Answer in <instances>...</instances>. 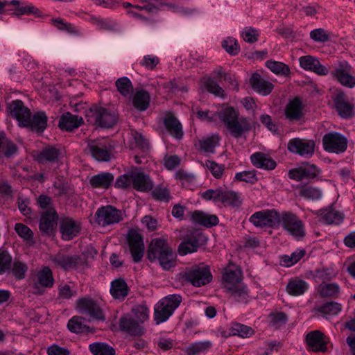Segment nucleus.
<instances>
[{
	"instance_id": "nucleus-44",
	"label": "nucleus",
	"mask_w": 355,
	"mask_h": 355,
	"mask_svg": "<svg viewBox=\"0 0 355 355\" xmlns=\"http://www.w3.org/2000/svg\"><path fill=\"white\" fill-rule=\"evenodd\" d=\"M318 292L324 297L338 298L340 295V288L337 283L320 284Z\"/></svg>"
},
{
	"instance_id": "nucleus-42",
	"label": "nucleus",
	"mask_w": 355,
	"mask_h": 355,
	"mask_svg": "<svg viewBox=\"0 0 355 355\" xmlns=\"http://www.w3.org/2000/svg\"><path fill=\"white\" fill-rule=\"evenodd\" d=\"M28 124L24 127L30 128L31 130L38 132H43L46 127L47 116L43 112H38L33 116L28 117Z\"/></svg>"
},
{
	"instance_id": "nucleus-36",
	"label": "nucleus",
	"mask_w": 355,
	"mask_h": 355,
	"mask_svg": "<svg viewBox=\"0 0 355 355\" xmlns=\"http://www.w3.org/2000/svg\"><path fill=\"white\" fill-rule=\"evenodd\" d=\"M132 185L139 191H148L153 187L149 177L142 172H132Z\"/></svg>"
},
{
	"instance_id": "nucleus-9",
	"label": "nucleus",
	"mask_w": 355,
	"mask_h": 355,
	"mask_svg": "<svg viewBox=\"0 0 355 355\" xmlns=\"http://www.w3.org/2000/svg\"><path fill=\"white\" fill-rule=\"evenodd\" d=\"M86 116L88 121L105 128H112L117 121L114 112L96 105L91 107Z\"/></svg>"
},
{
	"instance_id": "nucleus-47",
	"label": "nucleus",
	"mask_w": 355,
	"mask_h": 355,
	"mask_svg": "<svg viewBox=\"0 0 355 355\" xmlns=\"http://www.w3.org/2000/svg\"><path fill=\"white\" fill-rule=\"evenodd\" d=\"M212 347V343L209 340H203L191 343L184 349L187 355H199L208 352Z\"/></svg>"
},
{
	"instance_id": "nucleus-39",
	"label": "nucleus",
	"mask_w": 355,
	"mask_h": 355,
	"mask_svg": "<svg viewBox=\"0 0 355 355\" xmlns=\"http://www.w3.org/2000/svg\"><path fill=\"white\" fill-rule=\"evenodd\" d=\"M309 288V284L303 279L293 278L288 282L286 291L292 296H300L303 295Z\"/></svg>"
},
{
	"instance_id": "nucleus-28",
	"label": "nucleus",
	"mask_w": 355,
	"mask_h": 355,
	"mask_svg": "<svg viewBox=\"0 0 355 355\" xmlns=\"http://www.w3.org/2000/svg\"><path fill=\"white\" fill-rule=\"evenodd\" d=\"M167 132L173 137L180 139L183 136L182 125L172 113H166L162 119Z\"/></svg>"
},
{
	"instance_id": "nucleus-64",
	"label": "nucleus",
	"mask_w": 355,
	"mask_h": 355,
	"mask_svg": "<svg viewBox=\"0 0 355 355\" xmlns=\"http://www.w3.org/2000/svg\"><path fill=\"white\" fill-rule=\"evenodd\" d=\"M159 63V58L153 54L144 55L139 62L140 65L148 70H153Z\"/></svg>"
},
{
	"instance_id": "nucleus-8",
	"label": "nucleus",
	"mask_w": 355,
	"mask_h": 355,
	"mask_svg": "<svg viewBox=\"0 0 355 355\" xmlns=\"http://www.w3.org/2000/svg\"><path fill=\"white\" fill-rule=\"evenodd\" d=\"M85 151L98 162L110 161L112 156L114 146L108 139L101 138L88 140Z\"/></svg>"
},
{
	"instance_id": "nucleus-34",
	"label": "nucleus",
	"mask_w": 355,
	"mask_h": 355,
	"mask_svg": "<svg viewBox=\"0 0 355 355\" xmlns=\"http://www.w3.org/2000/svg\"><path fill=\"white\" fill-rule=\"evenodd\" d=\"M250 161L255 167L265 170H273L277 166L273 159L261 152L253 153L250 156Z\"/></svg>"
},
{
	"instance_id": "nucleus-10",
	"label": "nucleus",
	"mask_w": 355,
	"mask_h": 355,
	"mask_svg": "<svg viewBox=\"0 0 355 355\" xmlns=\"http://www.w3.org/2000/svg\"><path fill=\"white\" fill-rule=\"evenodd\" d=\"M279 225L293 236L301 239L306 234L303 222L293 213L284 211L279 214Z\"/></svg>"
},
{
	"instance_id": "nucleus-18",
	"label": "nucleus",
	"mask_w": 355,
	"mask_h": 355,
	"mask_svg": "<svg viewBox=\"0 0 355 355\" xmlns=\"http://www.w3.org/2000/svg\"><path fill=\"white\" fill-rule=\"evenodd\" d=\"M51 260L56 266L65 270L74 269L81 271L87 266L85 259L78 255L68 256L58 254L52 257Z\"/></svg>"
},
{
	"instance_id": "nucleus-54",
	"label": "nucleus",
	"mask_w": 355,
	"mask_h": 355,
	"mask_svg": "<svg viewBox=\"0 0 355 355\" xmlns=\"http://www.w3.org/2000/svg\"><path fill=\"white\" fill-rule=\"evenodd\" d=\"M89 349L94 355H115L114 349L104 343H93Z\"/></svg>"
},
{
	"instance_id": "nucleus-46",
	"label": "nucleus",
	"mask_w": 355,
	"mask_h": 355,
	"mask_svg": "<svg viewBox=\"0 0 355 355\" xmlns=\"http://www.w3.org/2000/svg\"><path fill=\"white\" fill-rule=\"evenodd\" d=\"M230 336H238L241 338H250L254 334V330L249 326L239 322H232L228 329Z\"/></svg>"
},
{
	"instance_id": "nucleus-2",
	"label": "nucleus",
	"mask_w": 355,
	"mask_h": 355,
	"mask_svg": "<svg viewBox=\"0 0 355 355\" xmlns=\"http://www.w3.org/2000/svg\"><path fill=\"white\" fill-rule=\"evenodd\" d=\"M218 117L234 138L241 137L252 129L250 119L245 116H240L239 110L233 107L223 106L218 113Z\"/></svg>"
},
{
	"instance_id": "nucleus-5",
	"label": "nucleus",
	"mask_w": 355,
	"mask_h": 355,
	"mask_svg": "<svg viewBox=\"0 0 355 355\" xmlns=\"http://www.w3.org/2000/svg\"><path fill=\"white\" fill-rule=\"evenodd\" d=\"M182 300V296L178 294L168 295L155 306L154 320L157 324L166 322L180 306Z\"/></svg>"
},
{
	"instance_id": "nucleus-22",
	"label": "nucleus",
	"mask_w": 355,
	"mask_h": 355,
	"mask_svg": "<svg viewBox=\"0 0 355 355\" xmlns=\"http://www.w3.org/2000/svg\"><path fill=\"white\" fill-rule=\"evenodd\" d=\"M76 309L93 319H103V313L97 303L90 298H81L76 301Z\"/></svg>"
},
{
	"instance_id": "nucleus-53",
	"label": "nucleus",
	"mask_w": 355,
	"mask_h": 355,
	"mask_svg": "<svg viewBox=\"0 0 355 355\" xmlns=\"http://www.w3.org/2000/svg\"><path fill=\"white\" fill-rule=\"evenodd\" d=\"M266 66L276 75L288 76L291 73L289 67L282 62L268 60Z\"/></svg>"
},
{
	"instance_id": "nucleus-21",
	"label": "nucleus",
	"mask_w": 355,
	"mask_h": 355,
	"mask_svg": "<svg viewBox=\"0 0 355 355\" xmlns=\"http://www.w3.org/2000/svg\"><path fill=\"white\" fill-rule=\"evenodd\" d=\"M308 349L314 352H325L328 349V338L318 330L309 332L306 336Z\"/></svg>"
},
{
	"instance_id": "nucleus-58",
	"label": "nucleus",
	"mask_w": 355,
	"mask_h": 355,
	"mask_svg": "<svg viewBox=\"0 0 355 355\" xmlns=\"http://www.w3.org/2000/svg\"><path fill=\"white\" fill-rule=\"evenodd\" d=\"M118 92L123 96H129L132 92L133 87L130 80L127 77H121L115 83Z\"/></svg>"
},
{
	"instance_id": "nucleus-50",
	"label": "nucleus",
	"mask_w": 355,
	"mask_h": 355,
	"mask_svg": "<svg viewBox=\"0 0 355 355\" xmlns=\"http://www.w3.org/2000/svg\"><path fill=\"white\" fill-rule=\"evenodd\" d=\"M299 195L309 200H318L322 196V191L311 185H304L299 188Z\"/></svg>"
},
{
	"instance_id": "nucleus-43",
	"label": "nucleus",
	"mask_w": 355,
	"mask_h": 355,
	"mask_svg": "<svg viewBox=\"0 0 355 355\" xmlns=\"http://www.w3.org/2000/svg\"><path fill=\"white\" fill-rule=\"evenodd\" d=\"M91 21L98 29L101 31L119 32L121 30L120 25L111 19L94 17L91 18Z\"/></svg>"
},
{
	"instance_id": "nucleus-29",
	"label": "nucleus",
	"mask_w": 355,
	"mask_h": 355,
	"mask_svg": "<svg viewBox=\"0 0 355 355\" xmlns=\"http://www.w3.org/2000/svg\"><path fill=\"white\" fill-rule=\"evenodd\" d=\"M304 106L299 98H295L286 105L284 114L290 121H299L304 115Z\"/></svg>"
},
{
	"instance_id": "nucleus-4",
	"label": "nucleus",
	"mask_w": 355,
	"mask_h": 355,
	"mask_svg": "<svg viewBox=\"0 0 355 355\" xmlns=\"http://www.w3.org/2000/svg\"><path fill=\"white\" fill-rule=\"evenodd\" d=\"M212 279L209 267L203 263L187 268L179 274V280L183 284H190L200 287L209 284Z\"/></svg>"
},
{
	"instance_id": "nucleus-31",
	"label": "nucleus",
	"mask_w": 355,
	"mask_h": 355,
	"mask_svg": "<svg viewBox=\"0 0 355 355\" xmlns=\"http://www.w3.org/2000/svg\"><path fill=\"white\" fill-rule=\"evenodd\" d=\"M338 275V270L335 266L323 267L311 272L312 279L320 284L334 279Z\"/></svg>"
},
{
	"instance_id": "nucleus-23",
	"label": "nucleus",
	"mask_w": 355,
	"mask_h": 355,
	"mask_svg": "<svg viewBox=\"0 0 355 355\" xmlns=\"http://www.w3.org/2000/svg\"><path fill=\"white\" fill-rule=\"evenodd\" d=\"M81 230L80 223L69 217H64L60 220V231L62 239L69 241L77 236Z\"/></svg>"
},
{
	"instance_id": "nucleus-16",
	"label": "nucleus",
	"mask_w": 355,
	"mask_h": 355,
	"mask_svg": "<svg viewBox=\"0 0 355 355\" xmlns=\"http://www.w3.org/2000/svg\"><path fill=\"white\" fill-rule=\"evenodd\" d=\"M207 237L201 232L193 231L180 243L178 253L181 256L196 252L200 246L206 244Z\"/></svg>"
},
{
	"instance_id": "nucleus-1",
	"label": "nucleus",
	"mask_w": 355,
	"mask_h": 355,
	"mask_svg": "<svg viewBox=\"0 0 355 355\" xmlns=\"http://www.w3.org/2000/svg\"><path fill=\"white\" fill-rule=\"evenodd\" d=\"M123 6L128 8L127 13L132 18L146 23L150 22V20L139 12L154 14L159 10H168L184 16H191L198 12L196 8L180 7L166 0H133V3H125Z\"/></svg>"
},
{
	"instance_id": "nucleus-25",
	"label": "nucleus",
	"mask_w": 355,
	"mask_h": 355,
	"mask_svg": "<svg viewBox=\"0 0 355 355\" xmlns=\"http://www.w3.org/2000/svg\"><path fill=\"white\" fill-rule=\"evenodd\" d=\"M58 216L53 208H50L44 211L40 220L39 228L42 234L50 235L57 226Z\"/></svg>"
},
{
	"instance_id": "nucleus-49",
	"label": "nucleus",
	"mask_w": 355,
	"mask_h": 355,
	"mask_svg": "<svg viewBox=\"0 0 355 355\" xmlns=\"http://www.w3.org/2000/svg\"><path fill=\"white\" fill-rule=\"evenodd\" d=\"M342 309L343 306L340 303L330 302L322 305L319 308L318 312L326 319H329L337 315L342 311Z\"/></svg>"
},
{
	"instance_id": "nucleus-6",
	"label": "nucleus",
	"mask_w": 355,
	"mask_h": 355,
	"mask_svg": "<svg viewBox=\"0 0 355 355\" xmlns=\"http://www.w3.org/2000/svg\"><path fill=\"white\" fill-rule=\"evenodd\" d=\"M10 13L13 15H33L43 17L41 10L33 4L20 0L0 1V14Z\"/></svg>"
},
{
	"instance_id": "nucleus-24",
	"label": "nucleus",
	"mask_w": 355,
	"mask_h": 355,
	"mask_svg": "<svg viewBox=\"0 0 355 355\" xmlns=\"http://www.w3.org/2000/svg\"><path fill=\"white\" fill-rule=\"evenodd\" d=\"M300 66L306 71L313 72L319 76H326L329 72L327 66L322 65L320 60L311 55H304L299 58Z\"/></svg>"
},
{
	"instance_id": "nucleus-40",
	"label": "nucleus",
	"mask_w": 355,
	"mask_h": 355,
	"mask_svg": "<svg viewBox=\"0 0 355 355\" xmlns=\"http://www.w3.org/2000/svg\"><path fill=\"white\" fill-rule=\"evenodd\" d=\"M128 292L129 288L123 279L119 278L112 282L110 293L114 299L123 300Z\"/></svg>"
},
{
	"instance_id": "nucleus-13",
	"label": "nucleus",
	"mask_w": 355,
	"mask_h": 355,
	"mask_svg": "<svg viewBox=\"0 0 355 355\" xmlns=\"http://www.w3.org/2000/svg\"><path fill=\"white\" fill-rule=\"evenodd\" d=\"M123 218V212L111 205L98 208L95 214L96 222L102 227L119 223Z\"/></svg>"
},
{
	"instance_id": "nucleus-3",
	"label": "nucleus",
	"mask_w": 355,
	"mask_h": 355,
	"mask_svg": "<svg viewBox=\"0 0 355 355\" xmlns=\"http://www.w3.org/2000/svg\"><path fill=\"white\" fill-rule=\"evenodd\" d=\"M175 257L166 236L151 240L148 249V258L150 261H157L164 270H168L175 266Z\"/></svg>"
},
{
	"instance_id": "nucleus-52",
	"label": "nucleus",
	"mask_w": 355,
	"mask_h": 355,
	"mask_svg": "<svg viewBox=\"0 0 355 355\" xmlns=\"http://www.w3.org/2000/svg\"><path fill=\"white\" fill-rule=\"evenodd\" d=\"M37 283L42 287L51 288L54 284V279L51 270L47 267H43L37 273Z\"/></svg>"
},
{
	"instance_id": "nucleus-30",
	"label": "nucleus",
	"mask_w": 355,
	"mask_h": 355,
	"mask_svg": "<svg viewBox=\"0 0 355 355\" xmlns=\"http://www.w3.org/2000/svg\"><path fill=\"white\" fill-rule=\"evenodd\" d=\"M250 84L255 92L263 96L270 94L274 88V85L271 82L262 78L257 73L252 75L250 79Z\"/></svg>"
},
{
	"instance_id": "nucleus-19",
	"label": "nucleus",
	"mask_w": 355,
	"mask_h": 355,
	"mask_svg": "<svg viewBox=\"0 0 355 355\" xmlns=\"http://www.w3.org/2000/svg\"><path fill=\"white\" fill-rule=\"evenodd\" d=\"M127 239L133 261L139 262L144 254L143 236L138 230L132 229L128 232Z\"/></svg>"
},
{
	"instance_id": "nucleus-15",
	"label": "nucleus",
	"mask_w": 355,
	"mask_h": 355,
	"mask_svg": "<svg viewBox=\"0 0 355 355\" xmlns=\"http://www.w3.org/2000/svg\"><path fill=\"white\" fill-rule=\"evenodd\" d=\"M331 75L344 87L348 88L355 87V76L347 61L343 60L336 64L334 70L331 71Z\"/></svg>"
},
{
	"instance_id": "nucleus-20",
	"label": "nucleus",
	"mask_w": 355,
	"mask_h": 355,
	"mask_svg": "<svg viewBox=\"0 0 355 355\" xmlns=\"http://www.w3.org/2000/svg\"><path fill=\"white\" fill-rule=\"evenodd\" d=\"M242 271L233 263H230L224 270L222 276V284L226 291L232 290L235 286L242 284Z\"/></svg>"
},
{
	"instance_id": "nucleus-57",
	"label": "nucleus",
	"mask_w": 355,
	"mask_h": 355,
	"mask_svg": "<svg viewBox=\"0 0 355 355\" xmlns=\"http://www.w3.org/2000/svg\"><path fill=\"white\" fill-rule=\"evenodd\" d=\"M17 150L16 145L9 141L3 134H0V153L9 157L15 154Z\"/></svg>"
},
{
	"instance_id": "nucleus-17",
	"label": "nucleus",
	"mask_w": 355,
	"mask_h": 355,
	"mask_svg": "<svg viewBox=\"0 0 355 355\" xmlns=\"http://www.w3.org/2000/svg\"><path fill=\"white\" fill-rule=\"evenodd\" d=\"M288 150L304 158H311L315 153V143L313 140L294 138L289 140Z\"/></svg>"
},
{
	"instance_id": "nucleus-55",
	"label": "nucleus",
	"mask_w": 355,
	"mask_h": 355,
	"mask_svg": "<svg viewBox=\"0 0 355 355\" xmlns=\"http://www.w3.org/2000/svg\"><path fill=\"white\" fill-rule=\"evenodd\" d=\"M227 292L230 293L232 297L239 302L246 303L250 297L248 290L243 284H241Z\"/></svg>"
},
{
	"instance_id": "nucleus-60",
	"label": "nucleus",
	"mask_w": 355,
	"mask_h": 355,
	"mask_svg": "<svg viewBox=\"0 0 355 355\" xmlns=\"http://www.w3.org/2000/svg\"><path fill=\"white\" fill-rule=\"evenodd\" d=\"M203 87L209 93L218 97H224V90L211 78H205L203 80Z\"/></svg>"
},
{
	"instance_id": "nucleus-45",
	"label": "nucleus",
	"mask_w": 355,
	"mask_h": 355,
	"mask_svg": "<svg viewBox=\"0 0 355 355\" xmlns=\"http://www.w3.org/2000/svg\"><path fill=\"white\" fill-rule=\"evenodd\" d=\"M114 181V176L110 173H101L91 178L89 182L95 188H108Z\"/></svg>"
},
{
	"instance_id": "nucleus-7",
	"label": "nucleus",
	"mask_w": 355,
	"mask_h": 355,
	"mask_svg": "<svg viewBox=\"0 0 355 355\" xmlns=\"http://www.w3.org/2000/svg\"><path fill=\"white\" fill-rule=\"evenodd\" d=\"M202 197L206 200H213L215 203L220 202L231 207H239L243 202L241 193L221 188L207 189L202 193Z\"/></svg>"
},
{
	"instance_id": "nucleus-32",
	"label": "nucleus",
	"mask_w": 355,
	"mask_h": 355,
	"mask_svg": "<svg viewBox=\"0 0 355 355\" xmlns=\"http://www.w3.org/2000/svg\"><path fill=\"white\" fill-rule=\"evenodd\" d=\"M61 155L62 151L60 148L48 146L35 155L34 158L40 164H46L58 161Z\"/></svg>"
},
{
	"instance_id": "nucleus-48",
	"label": "nucleus",
	"mask_w": 355,
	"mask_h": 355,
	"mask_svg": "<svg viewBox=\"0 0 355 355\" xmlns=\"http://www.w3.org/2000/svg\"><path fill=\"white\" fill-rule=\"evenodd\" d=\"M150 94L144 89H137L133 97V105L137 110L144 111L149 106Z\"/></svg>"
},
{
	"instance_id": "nucleus-51",
	"label": "nucleus",
	"mask_w": 355,
	"mask_h": 355,
	"mask_svg": "<svg viewBox=\"0 0 355 355\" xmlns=\"http://www.w3.org/2000/svg\"><path fill=\"white\" fill-rule=\"evenodd\" d=\"M306 254L303 249H297L291 255H282L280 257V264L284 267H291L297 263Z\"/></svg>"
},
{
	"instance_id": "nucleus-41",
	"label": "nucleus",
	"mask_w": 355,
	"mask_h": 355,
	"mask_svg": "<svg viewBox=\"0 0 355 355\" xmlns=\"http://www.w3.org/2000/svg\"><path fill=\"white\" fill-rule=\"evenodd\" d=\"M219 136L218 135H211L199 140L196 146L202 152L213 153L215 148L219 145Z\"/></svg>"
},
{
	"instance_id": "nucleus-37",
	"label": "nucleus",
	"mask_w": 355,
	"mask_h": 355,
	"mask_svg": "<svg viewBox=\"0 0 355 355\" xmlns=\"http://www.w3.org/2000/svg\"><path fill=\"white\" fill-rule=\"evenodd\" d=\"M191 218L193 223L207 227L216 225L219 222L216 215L209 214L201 211H194L191 212Z\"/></svg>"
},
{
	"instance_id": "nucleus-26",
	"label": "nucleus",
	"mask_w": 355,
	"mask_h": 355,
	"mask_svg": "<svg viewBox=\"0 0 355 355\" xmlns=\"http://www.w3.org/2000/svg\"><path fill=\"white\" fill-rule=\"evenodd\" d=\"M8 109L12 117L16 119L20 126L28 124V117L31 116L30 110L20 100H16L8 104Z\"/></svg>"
},
{
	"instance_id": "nucleus-35",
	"label": "nucleus",
	"mask_w": 355,
	"mask_h": 355,
	"mask_svg": "<svg viewBox=\"0 0 355 355\" xmlns=\"http://www.w3.org/2000/svg\"><path fill=\"white\" fill-rule=\"evenodd\" d=\"M83 123V119L81 116L66 112L61 116L58 125L62 130L71 131L77 129Z\"/></svg>"
},
{
	"instance_id": "nucleus-14",
	"label": "nucleus",
	"mask_w": 355,
	"mask_h": 355,
	"mask_svg": "<svg viewBox=\"0 0 355 355\" xmlns=\"http://www.w3.org/2000/svg\"><path fill=\"white\" fill-rule=\"evenodd\" d=\"M312 214L318 218V222L327 225H339L345 218L343 212L337 210L332 205L318 210H311Z\"/></svg>"
},
{
	"instance_id": "nucleus-62",
	"label": "nucleus",
	"mask_w": 355,
	"mask_h": 355,
	"mask_svg": "<svg viewBox=\"0 0 355 355\" xmlns=\"http://www.w3.org/2000/svg\"><path fill=\"white\" fill-rule=\"evenodd\" d=\"M222 46L229 54L232 55H237L240 51L237 40L230 37L223 41Z\"/></svg>"
},
{
	"instance_id": "nucleus-59",
	"label": "nucleus",
	"mask_w": 355,
	"mask_h": 355,
	"mask_svg": "<svg viewBox=\"0 0 355 355\" xmlns=\"http://www.w3.org/2000/svg\"><path fill=\"white\" fill-rule=\"evenodd\" d=\"M15 230L19 237L23 239L25 241L33 244V232L26 225L23 223H16L15 226Z\"/></svg>"
},
{
	"instance_id": "nucleus-11",
	"label": "nucleus",
	"mask_w": 355,
	"mask_h": 355,
	"mask_svg": "<svg viewBox=\"0 0 355 355\" xmlns=\"http://www.w3.org/2000/svg\"><path fill=\"white\" fill-rule=\"evenodd\" d=\"M322 145L326 152L340 154L347 150L348 140L343 134L331 131L323 136Z\"/></svg>"
},
{
	"instance_id": "nucleus-63",
	"label": "nucleus",
	"mask_w": 355,
	"mask_h": 355,
	"mask_svg": "<svg viewBox=\"0 0 355 355\" xmlns=\"http://www.w3.org/2000/svg\"><path fill=\"white\" fill-rule=\"evenodd\" d=\"M135 318L138 322L143 323L149 318V309L144 304H140L135 306L132 309Z\"/></svg>"
},
{
	"instance_id": "nucleus-56",
	"label": "nucleus",
	"mask_w": 355,
	"mask_h": 355,
	"mask_svg": "<svg viewBox=\"0 0 355 355\" xmlns=\"http://www.w3.org/2000/svg\"><path fill=\"white\" fill-rule=\"evenodd\" d=\"M67 327L71 332L79 334L87 331L88 327L85 322V319L79 316H73L68 323Z\"/></svg>"
},
{
	"instance_id": "nucleus-38",
	"label": "nucleus",
	"mask_w": 355,
	"mask_h": 355,
	"mask_svg": "<svg viewBox=\"0 0 355 355\" xmlns=\"http://www.w3.org/2000/svg\"><path fill=\"white\" fill-rule=\"evenodd\" d=\"M120 329L130 335L140 336L144 333L143 327L132 318L125 316L120 319Z\"/></svg>"
},
{
	"instance_id": "nucleus-27",
	"label": "nucleus",
	"mask_w": 355,
	"mask_h": 355,
	"mask_svg": "<svg viewBox=\"0 0 355 355\" xmlns=\"http://www.w3.org/2000/svg\"><path fill=\"white\" fill-rule=\"evenodd\" d=\"M334 101L338 114L342 118H349L354 114V106L346 100L343 92H338L334 98Z\"/></svg>"
},
{
	"instance_id": "nucleus-33",
	"label": "nucleus",
	"mask_w": 355,
	"mask_h": 355,
	"mask_svg": "<svg viewBox=\"0 0 355 355\" xmlns=\"http://www.w3.org/2000/svg\"><path fill=\"white\" fill-rule=\"evenodd\" d=\"M51 24L58 30L66 32L72 36L80 37L84 34L83 29L73 24L66 21L60 17L52 18Z\"/></svg>"
},
{
	"instance_id": "nucleus-12",
	"label": "nucleus",
	"mask_w": 355,
	"mask_h": 355,
	"mask_svg": "<svg viewBox=\"0 0 355 355\" xmlns=\"http://www.w3.org/2000/svg\"><path fill=\"white\" fill-rule=\"evenodd\" d=\"M279 212L275 209H263L254 213L249 221L257 227H275L279 225Z\"/></svg>"
},
{
	"instance_id": "nucleus-61",
	"label": "nucleus",
	"mask_w": 355,
	"mask_h": 355,
	"mask_svg": "<svg viewBox=\"0 0 355 355\" xmlns=\"http://www.w3.org/2000/svg\"><path fill=\"white\" fill-rule=\"evenodd\" d=\"M204 166L210 171L211 175L216 179H220L225 171V166L214 161L207 160Z\"/></svg>"
}]
</instances>
